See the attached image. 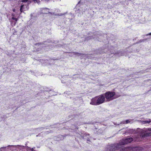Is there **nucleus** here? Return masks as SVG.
I'll return each instance as SVG.
<instances>
[{"instance_id": "obj_10", "label": "nucleus", "mask_w": 151, "mask_h": 151, "mask_svg": "<svg viewBox=\"0 0 151 151\" xmlns=\"http://www.w3.org/2000/svg\"><path fill=\"white\" fill-rule=\"evenodd\" d=\"M131 120H127L125 121V123L126 124H127L128 123H130L131 122Z\"/></svg>"}, {"instance_id": "obj_9", "label": "nucleus", "mask_w": 151, "mask_h": 151, "mask_svg": "<svg viewBox=\"0 0 151 151\" xmlns=\"http://www.w3.org/2000/svg\"><path fill=\"white\" fill-rule=\"evenodd\" d=\"M141 122L143 124H149L151 122V119H149L148 121H141Z\"/></svg>"}, {"instance_id": "obj_7", "label": "nucleus", "mask_w": 151, "mask_h": 151, "mask_svg": "<svg viewBox=\"0 0 151 151\" xmlns=\"http://www.w3.org/2000/svg\"><path fill=\"white\" fill-rule=\"evenodd\" d=\"M130 147H123L121 149L120 151H130Z\"/></svg>"}, {"instance_id": "obj_8", "label": "nucleus", "mask_w": 151, "mask_h": 151, "mask_svg": "<svg viewBox=\"0 0 151 151\" xmlns=\"http://www.w3.org/2000/svg\"><path fill=\"white\" fill-rule=\"evenodd\" d=\"M143 131L145 132H151V128H144L143 129Z\"/></svg>"}, {"instance_id": "obj_4", "label": "nucleus", "mask_w": 151, "mask_h": 151, "mask_svg": "<svg viewBox=\"0 0 151 151\" xmlns=\"http://www.w3.org/2000/svg\"><path fill=\"white\" fill-rule=\"evenodd\" d=\"M133 141V139L132 137H129L125 139H123L120 141L119 142V144L121 145L126 144L130 143Z\"/></svg>"}, {"instance_id": "obj_16", "label": "nucleus", "mask_w": 151, "mask_h": 151, "mask_svg": "<svg viewBox=\"0 0 151 151\" xmlns=\"http://www.w3.org/2000/svg\"><path fill=\"white\" fill-rule=\"evenodd\" d=\"M22 1H27L28 0H22Z\"/></svg>"}, {"instance_id": "obj_2", "label": "nucleus", "mask_w": 151, "mask_h": 151, "mask_svg": "<svg viewBox=\"0 0 151 151\" xmlns=\"http://www.w3.org/2000/svg\"><path fill=\"white\" fill-rule=\"evenodd\" d=\"M122 145L118 144H114L113 145H108L106 150V151H111L119 149Z\"/></svg>"}, {"instance_id": "obj_1", "label": "nucleus", "mask_w": 151, "mask_h": 151, "mask_svg": "<svg viewBox=\"0 0 151 151\" xmlns=\"http://www.w3.org/2000/svg\"><path fill=\"white\" fill-rule=\"evenodd\" d=\"M105 101V96L101 95L96 96L91 99L90 104L96 105H99L103 103Z\"/></svg>"}, {"instance_id": "obj_17", "label": "nucleus", "mask_w": 151, "mask_h": 151, "mask_svg": "<svg viewBox=\"0 0 151 151\" xmlns=\"http://www.w3.org/2000/svg\"><path fill=\"white\" fill-rule=\"evenodd\" d=\"M15 10H15V9H13V11L14 12H15V11H15Z\"/></svg>"}, {"instance_id": "obj_5", "label": "nucleus", "mask_w": 151, "mask_h": 151, "mask_svg": "<svg viewBox=\"0 0 151 151\" xmlns=\"http://www.w3.org/2000/svg\"><path fill=\"white\" fill-rule=\"evenodd\" d=\"M130 151H142L143 148L141 147H130Z\"/></svg>"}, {"instance_id": "obj_18", "label": "nucleus", "mask_w": 151, "mask_h": 151, "mask_svg": "<svg viewBox=\"0 0 151 151\" xmlns=\"http://www.w3.org/2000/svg\"><path fill=\"white\" fill-rule=\"evenodd\" d=\"M12 147V146H10V148H11ZM11 149V148H10V149Z\"/></svg>"}, {"instance_id": "obj_20", "label": "nucleus", "mask_w": 151, "mask_h": 151, "mask_svg": "<svg viewBox=\"0 0 151 151\" xmlns=\"http://www.w3.org/2000/svg\"><path fill=\"white\" fill-rule=\"evenodd\" d=\"M12 23H13V22H12ZM13 24V23H12ZM11 24H12V23H11Z\"/></svg>"}, {"instance_id": "obj_14", "label": "nucleus", "mask_w": 151, "mask_h": 151, "mask_svg": "<svg viewBox=\"0 0 151 151\" xmlns=\"http://www.w3.org/2000/svg\"><path fill=\"white\" fill-rule=\"evenodd\" d=\"M148 136H151V132H150L148 133Z\"/></svg>"}, {"instance_id": "obj_15", "label": "nucleus", "mask_w": 151, "mask_h": 151, "mask_svg": "<svg viewBox=\"0 0 151 151\" xmlns=\"http://www.w3.org/2000/svg\"><path fill=\"white\" fill-rule=\"evenodd\" d=\"M135 141H140V139H135Z\"/></svg>"}, {"instance_id": "obj_12", "label": "nucleus", "mask_w": 151, "mask_h": 151, "mask_svg": "<svg viewBox=\"0 0 151 151\" xmlns=\"http://www.w3.org/2000/svg\"><path fill=\"white\" fill-rule=\"evenodd\" d=\"M23 6H24L23 5H22L21 6V8H20V10L21 11V12H23L22 9H23Z\"/></svg>"}, {"instance_id": "obj_11", "label": "nucleus", "mask_w": 151, "mask_h": 151, "mask_svg": "<svg viewBox=\"0 0 151 151\" xmlns=\"http://www.w3.org/2000/svg\"><path fill=\"white\" fill-rule=\"evenodd\" d=\"M6 147H2L0 148V150L1 151H4Z\"/></svg>"}, {"instance_id": "obj_19", "label": "nucleus", "mask_w": 151, "mask_h": 151, "mask_svg": "<svg viewBox=\"0 0 151 151\" xmlns=\"http://www.w3.org/2000/svg\"><path fill=\"white\" fill-rule=\"evenodd\" d=\"M149 35H151V33L149 34Z\"/></svg>"}, {"instance_id": "obj_6", "label": "nucleus", "mask_w": 151, "mask_h": 151, "mask_svg": "<svg viewBox=\"0 0 151 151\" xmlns=\"http://www.w3.org/2000/svg\"><path fill=\"white\" fill-rule=\"evenodd\" d=\"M17 12H16L15 14L13 13L12 14V19L13 20H14V24L15 25V23H16L17 21Z\"/></svg>"}, {"instance_id": "obj_3", "label": "nucleus", "mask_w": 151, "mask_h": 151, "mask_svg": "<svg viewBox=\"0 0 151 151\" xmlns=\"http://www.w3.org/2000/svg\"><path fill=\"white\" fill-rule=\"evenodd\" d=\"M115 95V93L114 92H108L105 93V96L107 101H109L114 99V96Z\"/></svg>"}, {"instance_id": "obj_13", "label": "nucleus", "mask_w": 151, "mask_h": 151, "mask_svg": "<svg viewBox=\"0 0 151 151\" xmlns=\"http://www.w3.org/2000/svg\"><path fill=\"white\" fill-rule=\"evenodd\" d=\"M35 2L38 3L39 0H33Z\"/></svg>"}]
</instances>
